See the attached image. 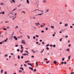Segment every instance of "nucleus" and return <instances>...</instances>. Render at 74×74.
I'll return each instance as SVG.
<instances>
[{
	"mask_svg": "<svg viewBox=\"0 0 74 74\" xmlns=\"http://www.w3.org/2000/svg\"><path fill=\"white\" fill-rule=\"evenodd\" d=\"M21 43H22V44H26V42H25V40H22Z\"/></svg>",
	"mask_w": 74,
	"mask_h": 74,
	"instance_id": "obj_1",
	"label": "nucleus"
},
{
	"mask_svg": "<svg viewBox=\"0 0 74 74\" xmlns=\"http://www.w3.org/2000/svg\"><path fill=\"white\" fill-rule=\"evenodd\" d=\"M10 1L11 2V3H13V2L14 3H15V1L14 0H12V1L10 0Z\"/></svg>",
	"mask_w": 74,
	"mask_h": 74,
	"instance_id": "obj_2",
	"label": "nucleus"
},
{
	"mask_svg": "<svg viewBox=\"0 0 74 74\" xmlns=\"http://www.w3.org/2000/svg\"><path fill=\"white\" fill-rule=\"evenodd\" d=\"M42 2L43 3H47V1L46 0H43Z\"/></svg>",
	"mask_w": 74,
	"mask_h": 74,
	"instance_id": "obj_3",
	"label": "nucleus"
},
{
	"mask_svg": "<svg viewBox=\"0 0 74 74\" xmlns=\"http://www.w3.org/2000/svg\"><path fill=\"white\" fill-rule=\"evenodd\" d=\"M14 38L15 39V40H17L18 38H16V36H14Z\"/></svg>",
	"mask_w": 74,
	"mask_h": 74,
	"instance_id": "obj_4",
	"label": "nucleus"
},
{
	"mask_svg": "<svg viewBox=\"0 0 74 74\" xmlns=\"http://www.w3.org/2000/svg\"><path fill=\"white\" fill-rule=\"evenodd\" d=\"M43 14V12H42V14H37V15H36V16H37V15H42V14Z\"/></svg>",
	"mask_w": 74,
	"mask_h": 74,
	"instance_id": "obj_5",
	"label": "nucleus"
},
{
	"mask_svg": "<svg viewBox=\"0 0 74 74\" xmlns=\"http://www.w3.org/2000/svg\"><path fill=\"white\" fill-rule=\"evenodd\" d=\"M36 64L37 66H38V62H36Z\"/></svg>",
	"mask_w": 74,
	"mask_h": 74,
	"instance_id": "obj_6",
	"label": "nucleus"
},
{
	"mask_svg": "<svg viewBox=\"0 0 74 74\" xmlns=\"http://www.w3.org/2000/svg\"><path fill=\"white\" fill-rule=\"evenodd\" d=\"M20 69L22 70L23 71V70H24V69H23V67H20Z\"/></svg>",
	"mask_w": 74,
	"mask_h": 74,
	"instance_id": "obj_7",
	"label": "nucleus"
},
{
	"mask_svg": "<svg viewBox=\"0 0 74 74\" xmlns=\"http://www.w3.org/2000/svg\"><path fill=\"white\" fill-rule=\"evenodd\" d=\"M16 15H15L14 17H13L12 19V20H14V19H15V18H16Z\"/></svg>",
	"mask_w": 74,
	"mask_h": 74,
	"instance_id": "obj_8",
	"label": "nucleus"
},
{
	"mask_svg": "<svg viewBox=\"0 0 74 74\" xmlns=\"http://www.w3.org/2000/svg\"><path fill=\"white\" fill-rule=\"evenodd\" d=\"M29 69H30L31 70H32V71H33V69L30 67H29Z\"/></svg>",
	"mask_w": 74,
	"mask_h": 74,
	"instance_id": "obj_9",
	"label": "nucleus"
},
{
	"mask_svg": "<svg viewBox=\"0 0 74 74\" xmlns=\"http://www.w3.org/2000/svg\"><path fill=\"white\" fill-rule=\"evenodd\" d=\"M44 51V49H43L40 52V53H43Z\"/></svg>",
	"mask_w": 74,
	"mask_h": 74,
	"instance_id": "obj_10",
	"label": "nucleus"
},
{
	"mask_svg": "<svg viewBox=\"0 0 74 74\" xmlns=\"http://www.w3.org/2000/svg\"><path fill=\"white\" fill-rule=\"evenodd\" d=\"M53 63H54L55 64H56V63H57V62L56 61H54L53 62Z\"/></svg>",
	"mask_w": 74,
	"mask_h": 74,
	"instance_id": "obj_11",
	"label": "nucleus"
},
{
	"mask_svg": "<svg viewBox=\"0 0 74 74\" xmlns=\"http://www.w3.org/2000/svg\"><path fill=\"white\" fill-rule=\"evenodd\" d=\"M68 26V24L67 23L66 24L64 25V27H66V26Z\"/></svg>",
	"mask_w": 74,
	"mask_h": 74,
	"instance_id": "obj_12",
	"label": "nucleus"
},
{
	"mask_svg": "<svg viewBox=\"0 0 74 74\" xmlns=\"http://www.w3.org/2000/svg\"><path fill=\"white\" fill-rule=\"evenodd\" d=\"M67 51H68V52H69L70 51V49H66Z\"/></svg>",
	"mask_w": 74,
	"mask_h": 74,
	"instance_id": "obj_13",
	"label": "nucleus"
},
{
	"mask_svg": "<svg viewBox=\"0 0 74 74\" xmlns=\"http://www.w3.org/2000/svg\"><path fill=\"white\" fill-rule=\"evenodd\" d=\"M27 4H29V0H27Z\"/></svg>",
	"mask_w": 74,
	"mask_h": 74,
	"instance_id": "obj_14",
	"label": "nucleus"
},
{
	"mask_svg": "<svg viewBox=\"0 0 74 74\" xmlns=\"http://www.w3.org/2000/svg\"><path fill=\"white\" fill-rule=\"evenodd\" d=\"M23 49L21 50L20 51L21 53H22V52H23Z\"/></svg>",
	"mask_w": 74,
	"mask_h": 74,
	"instance_id": "obj_15",
	"label": "nucleus"
},
{
	"mask_svg": "<svg viewBox=\"0 0 74 74\" xmlns=\"http://www.w3.org/2000/svg\"><path fill=\"white\" fill-rule=\"evenodd\" d=\"M28 62H30V61H25V63H28Z\"/></svg>",
	"mask_w": 74,
	"mask_h": 74,
	"instance_id": "obj_16",
	"label": "nucleus"
},
{
	"mask_svg": "<svg viewBox=\"0 0 74 74\" xmlns=\"http://www.w3.org/2000/svg\"><path fill=\"white\" fill-rule=\"evenodd\" d=\"M51 28H52V29H54V27L53 26H51Z\"/></svg>",
	"mask_w": 74,
	"mask_h": 74,
	"instance_id": "obj_17",
	"label": "nucleus"
},
{
	"mask_svg": "<svg viewBox=\"0 0 74 74\" xmlns=\"http://www.w3.org/2000/svg\"><path fill=\"white\" fill-rule=\"evenodd\" d=\"M36 16H34L33 17V18L34 19H36Z\"/></svg>",
	"mask_w": 74,
	"mask_h": 74,
	"instance_id": "obj_18",
	"label": "nucleus"
},
{
	"mask_svg": "<svg viewBox=\"0 0 74 74\" xmlns=\"http://www.w3.org/2000/svg\"><path fill=\"white\" fill-rule=\"evenodd\" d=\"M49 62H50L49 61H48L46 62V63L47 64H48V63H49Z\"/></svg>",
	"mask_w": 74,
	"mask_h": 74,
	"instance_id": "obj_19",
	"label": "nucleus"
},
{
	"mask_svg": "<svg viewBox=\"0 0 74 74\" xmlns=\"http://www.w3.org/2000/svg\"><path fill=\"white\" fill-rule=\"evenodd\" d=\"M18 59H20V56H18Z\"/></svg>",
	"mask_w": 74,
	"mask_h": 74,
	"instance_id": "obj_20",
	"label": "nucleus"
},
{
	"mask_svg": "<svg viewBox=\"0 0 74 74\" xmlns=\"http://www.w3.org/2000/svg\"><path fill=\"white\" fill-rule=\"evenodd\" d=\"M22 55H23V56H25L26 55V53H25L24 54H22Z\"/></svg>",
	"mask_w": 74,
	"mask_h": 74,
	"instance_id": "obj_21",
	"label": "nucleus"
},
{
	"mask_svg": "<svg viewBox=\"0 0 74 74\" xmlns=\"http://www.w3.org/2000/svg\"><path fill=\"white\" fill-rule=\"evenodd\" d=\"M8 40V38H7L6 40H4V41H5V42H7V40Z\"/></svg>",
	"mask_w": 74,
	"mask_h": 74,
	"instance_id": "obj_22",
	"label": "nucleus"
},
{
	"mask_svg": "<svg viewBox=\"0 0 74 74\" xmlns=\"http://www.w3.org/2000/svg\"><path fill=\"white\" fill-rule=\"evenodd\" d=\"M13 11H12L11 12V14H12V15H13L14 14V12H12Z\"/></svg>",
	"mask_w": 74,
	"mask_h": 74,
	"instance_id": "obj_23",
	"label": "nucleus"
},
{
	"mask_svg": "<svg viewBox=\"0 0 74 74\" xmlns=\"http://www.w3.org/2000/svg\"><path fill=\"white\" fill-rule=\"evenodd\" d=\"M70 57H71V56H69V57H68V59H69V60H70Z\"/></svg>",
	"mask_w": 74,
	"mask_h": 74,
	"instance_id": "obj_24",
	"label": "nucleus"
},
{
	"mask_svg": "<svg viewBox=\"0 0 74 74\" xmlns=\"http://www.w3.org/2000/svg\"><path fill=\"white\" fill-rule=\"evenodd\" d=\"M25 52H26V53H29V52H28V51H27L25 50Z\"/></svg>",
	"mask_w": 74,
	"mask_h": 74,
	"instance_id": "obj_25",
	"label": "nucleus"
},
{
	"mask_svg": "<svg viewBox=\"0 0 74 74\" xmlns=\"http://www.w3.org/2000/svg\"><path fill=\"white\" fill-rule=\"evenodd\" d=\"M18 72H19V73H22V71L21 70H19L18 71Z\"/></svg>",
	"mask_w": 74,
	"mask_h": 74,
	"instance_id": "obj_26",
	"label": "nucleus"
},
{
	"mask_svg": "<svg viewBox=\"0 0 74 74\" xmlns=\"http://www.w3.org/2000/svg\"><path fill=\"white\" fill-rule=\"evenodd\" d=\"M27 37H28V39H30V36H29L27 35Z\"/></svg>",
	"mask_w": 74,
	"mask_h": 74,
	"instance_id": "obj_27",
	"label": "nucleus"
},
{
	"mask_svg": "<svg viewBox=\"0 0 74 74\" xmlns=\"http://www.w3.org/2000/svg\"><path fill=\"white\" fill-rule=\"evenodd\" d=\"M22 12H23V13L24 14H25V11H22Z\"/></svg>",
	"mask_w": 74,
	"mask_h": 74,
	"instance_id": "obj_28",
	"label": "nucleus"
},
{
	"mask_svg": "<svg viewBox=\"0 0 74 74\" xmlns=\"http://www.w3.org/2000/svg\"><path fill=\"white\" fill-rule=\"evenodd\" d=\"M4 56H5V57H7V56H8V55L6 54L4 55Z\"/></svg>",
	"mask_w": 74,
	"mask_h": 74,
	"instance_id": "obj_29",
	"label": "nucleus"
},
{
	"mask_svg": "<svg viewBox=\"0 0 74 74\" xmlns=\"http://www.w3.org/2000/svg\"><path fill=\"white\" fill-rule=\"evenodd\" d=\"M44 25H40L41 27H44Z\"/></svg>",
	"mask_w": 74,
	"mask_h": 74,
	"instance_id": "obj_30",
	"label": "nucleus"
},
{
	"mask_svg": "<svg viewBox=\"0 0 74 74\" xmlns=\"http://www.w3.org/2000/svg\"><path fill=\"white\" fill-rule=\"evenodd\" d=\"M16 9H17L16 8L15 9H13V10H12V11H15V10H16Z\"/></svg>",
	"mask_w": 74,
	"mask_h": 74,
	"instance_id": "obj_31",
	"label": "nucleus"
},
{
	"mask_svg": "<svg viewBox=\"0 0 74 74\" xmlns=\"http://www.w3.org/2000/svg\"><path fill=\"white\" fill-rule=\"evenodd\" d=\"M62 61H64V58H63L62 59Z\"/></svg>",
	"mask_w": 74,
	"mask_h": 74,
	"instance_id": "obj_32",
	"label": "nucleus"
},
{
	"mask_svg": "<svg viewBox=\"0 0 74 74\" xmlns=\"http://www.w3.org/2000/svg\"><path fill=\"white\" fill-rule=\"evenodd\" d=\"M3 70L2 69H1V74H2V73H3Z\"/></svg>",
	"mask_w": 74,
	"mask_h": 74,
	"instance_id": "obj_33",
	"label": "nucleus"
},
{
	"mask_svg": "<svg viewBox=\"0 0 74 74\" xmlns=\"http://www.w3.org/2000/svg\"><path fill=\"white\" fill-rule=\"evenodd\" d=\"M18 28V26H16V27H15V29H17V28Z\"/></svg>",
	"mask_w": 74,
	"mask_h": 74,
	"instance_id": "obj_34",
	"label": "nucleus"
},
{
	"mask_svg": "<svg viewBox=\"0 0 74 74\" xmlns=\"http://www.w3.org/2000/svg\"><path fill=\"white\" fill-rule=\"evenodd\" d=\"M1 5H4V4H3V3H1Z\"/></svg>",
	"mask_w": 74,
	"mask_h": 74,
	"instance_id": "obj_35",
	"label": "nucleus"
},
{
	"mask_svg": "<svg viewBox=\"0 0 74 74\" xmlns=\"http://www.w3.org/2000/svg\"><path fill=\"white\" fill-rule=\"evenodd\" d=\"M18 46V45H15V47H17Z\"/></svg>",
	"mask_w": 74,
	"mask_h": 74,
	"instance_id": "obj_36",
	"label": "nucleus"
},
{
	"mask_svg": "<svg viewBox=\"0 0 74 74\" xmlns=\"http://www.w3.org/2000/svg\"><path fill=\"white\" fill-rule=\"evenodd\" d=\"M13 34H11L12 36L13 35H14V32H13Z\"/></svg>",
	"mask_w": 74,
	"mask_h": 74,
	"instance_id": "obj_37",
	"label": "nucleus"
},
{
	"mask_svg": "<svg viewBox=\"0 0 74 74\" xmlns=\"http://www.w3.org/2000/svg\"><path fill=\"white\" fill-rule=\"evenodd\" d=\"M3 29L4 30H6L7 29V28H3Z\"/></svg>",
	"mask_w": 74,
	"mask_h": 74,
	"instance_id": "obj_38",
	"label": "nucleus"
},
{
	"mask_svg": "<svg viewBox=\"0 0 74 74\" xmlns=\"http://www.w3.org/2000/svg\"><path fill=\"white\" fill-rule=\"evenodd\" d=\"M14 66H18V64H15Z\"/></svg>",
	"mask_w": 74,
	"mask_h": 74,
	"instance_id": "obj_39",
	"label": "nucleus"
},
{
	"mask_svg": "<svg viewBox=\"0 0 74 74\" xmlns=\"http://www.w3.org/2000/svg\"><path fill=\"white\" fill-rule=\"evenodd\" d=\"M21 59H23V56H22L21 57Z\"/></svg>",
	"mask_w": 74,
	"mask_h": 74,
	"instance_id": "obj_40",
	"label": "nucleus"
},
{
	"mask_svg": "<svg viewBox=\"0 0 74 74\" xmlns=\"http://www.w3.org/2000/svg\"><path fill=\"white\" fill-rule=\"evenodd\" d=\"M11 55H14V54L13 53H11Z\"/></svg>",
	"mask_w": 74,
	"mask_h": 74,
	"instance_id": "obj_41",
	"label": "nucleus"
},
{
	"mask_svg": "<svg viewBox=\"0 0 74 74\" xmlns=\"http://www.w3.org/2000/svg\"><path fill=\"white\" fill-rule=\"evenodd\" d=\"M36 37H39V36H38V35H36Z\"/></svg>",
	"mask_w": 74,
	"mask_h": 74,
	"instance_id": "obj_42",
	"label": "nucleus"
},
{
	"mask_svg": "<svg viewBox=\"0 0 74 74\" xmlns=\"http://www.w3.org/2000/svg\"><path fill=\"white\" fill-rule=\"evenodd\" d=\"M53 47H56V45H53Z\"/></svg>",
	"mask_w": 74,
	"mask_h": 74,
	"instance_id": "obj_43",
	"label": "nucleus"
},
{
	"mask_svg": "<svg viewBox=\"0 0 74 74\" xmlns=\"http://www.w3.org/2000/svg\"><path fill=\"white\" fill-rule=\"evenodd\" d=\"M33 39H35L36 38V36H34L33 37Z\"/></svg>",
	"mask_w": 74,
	"mask_h": 74,
	"instance_id": "obj_44",
	"label": "nucleus"
},
{
	"mask_svg": "<svg viewBox=\"0 0 74 74\" xmlns=\"http://www.w3.org/2000/svg\"><path fill=\"white\" fill-rule=\"evenodd\" d=\"M29 65H30V66H32V67H33V65H32V64H29Z\"/></svg>",
	"mask_w": 74,
	"mask_h": 74,
	"instance_id": "obj_45",
	"label": "nucleus"
},
{
	"mask_svg": "<svg viewBox=\"0 0 74 74\" xmlns=\"http://www.w3.org/2000/svg\"><path fill=\"white\" fill-rule=\"evenodd\" d=\"M46 49H47V50H49V48H48V47H47Z\"/></svg>",
	"mask_w": 74,
	"mask_h": 74,
	"instance_id": "obj_46",
	"label": "nucleus"
},
{
	"mask_svg": "<svg viewBox=\"0 0 74 74\" xmlns=\"http://www.w3.org/2000/svg\"><path fill=\"white\" fill-rule=\"evenodd\" d=\"M62 38H61V39H60V41H62Z\"/></svg>",
	"mask_w": 74,
	"mask_h": 74,
	"instance_id": "obj_47",
	"label": "nucleus"
},
{
	"mask_svg": "<svg viewBox=\"0 0 74 74\" xmlns=\"http://www.w3.org/2000/svg\"><path fill=\"white\" fill-rule=\"evenodd\" d=\"M34 72H35V71H36V69H35L34 70Z\"/></svg>",
	"mask_w": 74,
	"mask_h": 74,
	"instance_id": "obj_48",
	"label": "nucleus"
},
{
	"mask_svg": "<svg viewBox=\"0 0 74 74\" xmlns=\"http://www.w3.org/2000/svg\"><path fill=\"white\" fill-rule=\"evenodd\" d=\"M19 51H20L19 49H17V52H19Z\"/></svg>",
	"mask_w": 74,
	"mask_h": 74,
	"instance_id": "obj_49",
	"label": "nucleus"
},
{
	"mask_svg": "<svg viewBox=\"0 0 74 74\" xmlns=\"http://www.w3.org/2000/svg\"><path fill=\"white\" fill-rule=\"evenodd\" d=\"M49 45L48 44V45H46V47H48V46H49Z\"/></svg>",
	"mask_w": 74,
	"mask_h": 74,
	"instance_id": "obj_50",
	"label": "nucleus"
},
{
	"mask_svg": "<svg viewBox=\"0 0 74 74\" xmlns=\"http://www.w3.org/2000/svg\"><path fill=\"white\" fill-rule=\"evenodd\" d=\"M66 63H67V62H64V64H66Z\"/></svg>",
	"mask_w": 74,
	"mask_h": 74,
	"instance_id": "obj_51",
	"label": "nucleus"
},
{
	"mask_svg": "<svg viewBox=\"0 0 74 74\" xmlns=\"http://www.w3.org/2000/svg\"><path fill=\"white\" fill-rule=\"evenodd\" d=\"M49 11V9H47V10H46V12H48Z\"/></svg>",
	"mask_w": 74,
	"mask_h": 74,
	"instance_id": "obj_52",
	"label": "nucleus"
},
{
	"mask_svg": "<svg viewBox=\"0 0 74 74\" xmlns=\"http://www.w3.org/2000/svg\"><path fill=\"white\" fill-rule=\"evenodd\" d=\"M35 24L36 25V26H38V25L37 24V23H35Z\"/></svg>",
	"mask_w": 74,
	"mask_h": 74,
	"instance_id": "obj_53",
	"label": "nucleus"
},
{
	"mask_svg": "<svg viewBox=\"0 0 74 74\" xmlns=\"http://www.w3.org/2000/svg\"><path fill=\"white\" fill-rule=\"evenodd\" d=\"M33 28L34 29H37V28L36 27H34Z\"/></svg>",
	"mask_w": 74,
	"mask_h": 74,
	"instance_id": "obj_54",
	"label": "nucleus"
},
{
	"mask_svg": "<svg viewBox=\"0 0 74 74\" xmlns=\"http://www.w3.org/2000/svg\"><path fill=\"white\" fill-rule=\"evenodd\" d=\"M44 60H47L48 59H47V58H45L44 59Z\"/></svg>",
	"mask_w": 74,
	"mask_h": 74,
	"instance_id": "obj_55",
	"label": "nucleus"
},
{
	"mask_svg": "<svg viewBox=\"0 0 74 74\" xmlns=\"http://www.w3.org/2000/svg\"><path fill=\"white\" fill-rule=\"evenodd\" d=\"M34 56H32L31 57L32 58H34Z\"/></svg>",
	"mask_w": 74,
	"mask_h": 74,
	"instance_id": "obj_56",
	"label": "nucleus"
},
{
	"mask_svg": "<svg viewBox=\"0 0 74 74\" xmlns=\"http://www.w3.org/2000/svg\"><path fill=\"white\" fill-rule=\"evenodd\" d=\"M48 28L47 27L45 29V30H48Z\"/></svg>",
	"mask_w": 74,
	"mask_h": 74,
	"instance_id": "obj_57",
	"label": "nucleus"
},
{
	"mask_svg": "<svg viewBox=\"0 0 74 74\" xmlns=\"http://www.w3.org/2000/svg\"><path fill=\"white\" fill-rule=\"evenodd\" d=\"M4 13H5L4 12H2V14H4Z\"/></svg>",
	"mask_w": 74,
	"mask_h": 74,
	"instance_id": "obj_58",
	"label": "nucleus"
},
{
	"mask_svg": "<svg viewBox=\"0 0 74 74\" xmlns=\"http://www.w3.org/2000/svg\"><path fill=\"white\" fill-rule=\"evenodd\" d=\"M41 32H42V33H44V31L42 30L41 31Z\"/></svg>",
	"mask_w": 74,
	"mask_h": 74,
	"instance_id": "obj_59",
	"label": "nucleus"
},
{
	"mask_svg": "<svg viewBox=\"0 0 74 74\" xmlns=\"http://www.w3.org/2000/svg\"><path fill=\"white\" fill-rule=\"evenodd\" d=\"M3 43V42H0V44H2Z\"/></svg>",
	"mask_w": 74,
	"mask_h": 74,
	"instance_id": "obj_60",
	"label": "nucleus"
},
{
	"mask_svg": "<svg viewBox=\"0 0 74 74\" xmlns=\"http://www.w3.org/2000/svg\"><path fill=\"white\" fill-rule=\"evenodd\" d=\"M68 46L69 47H71V45H69Z\"/></svg>",
	"mask_w": 74,
	"mask_h": 74,
	"instance_id": "obj_61",
	"label": "nucleus"
},
{
	"mask_svg": "<svg viewBox=\"0 0 74 74\" xmlns=\"http://www.w3.org/2000/svg\"><path fill=\"white\" fill-rule=\"evenodd\" d=\"M21 49H23V47H21Z\"/></svg>",
	"mask_w": 74,
	"mask_h": 74,
	"instance_id": "obj_62",
	"label": "nucleus"
},
{
	"mask_svg": "<svg viewBox=\"0 0 74 74\" xmlns=\"http://www.w3.org/2000/svg\"><path fill=\"white\" fill-rule=\"evenodd\" d=\"M67 37H68V36H65V38H67Z\"/></svg>",
	"mask_w": 74,
	"mask_h": 74,
	"instance_id": "obj_63",
	"label": "nucleus"
},
{
	"mask_svg": "<svg viewBox=\"0 0 74 74\" xmlns=\"http://www.w3.org/2000/svg\"><path fill=\"white\" fill-rule=\"evenodd\" d=\"M5 74H7V72H6V71L5 72Z\"/></svg>",
	"mask_w": 74,
	"mask_h": 74,
	"instance_id": "obj_64",
	"label": "nucleus"
}]
</instances>
